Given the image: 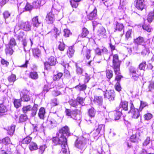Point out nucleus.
<instances>
[{"mask_svg": "<svg viewBox=\"0 0 154 154\" xmlns=\"http://www.w3.org/2000/svg\"><path fill=\"white\" fill-rule=\"evenodd\" d=\"M118 111L115 112L114 113V120H115L119 119L122 115L121 110L117 109Z\"/></svg>", "mask_w": 154, "mask_h": 154, "instance_id": "a878e982", "label": "nucleus"}, {"mask_svg": "<svg viewBox=\"0 0 154 154\" xmlns=\"http://www.w3.org/2000/svg\"><path fill=\"white\" fill-rule=\"evenodd\" d=\"M15 126L14 125H11L10 128L7 130L8 134L10 136L13 135L15 131Z\"/></svg>", "mask_w": 154, "mask_h": 154, "instance_id": "72a5a7b5", "label": "nucleus"}, {"mask_svg": "<svg viewBox=\"0 0 154 154\" xmlns=\"http://www.w3.org/2000/svg\"><path fill=\"white\" fill-rule=\"evenodd\" d=\"M154 13L153 12H150L147 16V20L149 23L152 22L154 18Z\"/></svg>", "mask_w": 154, "mask_h": 154, "instance_id": "c9c22d12", "label": "nucleus"}, {"mask_svg": "<svg viewBox=\"0 0 154 154\" xmlns=\"http://www.w3.org/2000/svg\"><path fill=\"white\" fill-rule=\"evenodd\" d=\"M129 110L128 112V113H131L132 118L134 119H137L140 116L139 110L135 108L132 101H131L129 103Z\"/></svg>", "mask_w": 154, "mask_h": 154, "instance_id": "7ed1b4c3", "label": "nucleus"}, {"mask_svg": "<svg viewBox=\"0 0 154 154\" xmlns=\"http://www.w3.org/2000/svg\"><path fill=\"white\" fill-rule=\"evenodd\" d=\"M73 46H71L69 48L67 51V54L68 56L69 57H72L74 55L75 52V50Z\"/></svg>", "mask_w": 154, "mask_h": 154, "instance_id": "4be33fe9", "label": "nucleus"}, {"mask_svg": "<svg viewBox=\"0 0 154 154\" xmlns=\"http://www.w3.org/2000/svg\"><path fill=\"white\" fill-rule=\"evenodd\" d=\"M18 24L20 28L25 31H29L31 30V24L28 21H24L22 20H19Z\"/></svg>", "mask_w": 154, "mask_h": 154, "instance_id": "20e7f679", "label": "nucleus"}, {"mask_svg": "<svg viewBox=\"0 0 154 154\" xmlns=\"http://www.w3.org/2000/svg\"><path fill=\"white\" fill-rule=\"evenodd\" d=\"M56 63V59L54 57L51 56L48 59V61L44 63L45 67L47 69L48 67H46V66H54Z\"/></svg>", "mask_w": 154, "mask_h": 154, "instance_id": "f8f14e48", "label": "nucleus"}, {"mask_svg": "<svg viewBox=\"0 0 154 154\" xmlns=\"http://www.w3.org/2000/svg\"><path fill=\"white\" fill-rule=\"evenodd\" d=\"M123 28L124 26L122 23L116 22V26L115 27V30L119 31H122L123 30Z\"/></svg>", "mask_w": 154, "mask_h": 154, "instance_id": "393cba45", "label": "nucleus"}, {"mask_svg": "<svg viewBox=\"0 0 154 154\" xmlns=\"http://www.w3.org/2000/svg\"><path fill=\"white\" fill-rule=\"evenodd\" d=\"M102 55L104 57L105 59L107 58L109 59L110 58L108 51L106 48L103 47L102 49Z\"/></svg>", "mask_w": 154, "mask_h": 154, "instance_id": "a211bd4d", "label": "nucleus"}, {"mask_svg": "<svg viewBox=\"0 0 154 154\" xmlns=\"http://www.w3.org/2000/svg\"><path fill=\"white\" fill-rule=\"evenodd\" d=\"M132 78L134 80H137L139 76H142L143 75V74H141L140 72V70L139 71V70H137V72L135 73H133L132 74Z\"/></svg>", "mask_w": 154, "mask_h": 154, "instance_id": "5701e85b", "label": "nucleus"}, {"mask_svg": "<svg viewBox=\"0 0 154 154\" xmlns=\"http://www.w3.org/2000/svg\"><path fill=\"white\" fill-rule=\"evenodd\" d=\"M28 119L27 116L26 115H21L19 118V122H24Z\"/></svg>", "mask_w": 154, "mask_h": 154, "instance_id": "ea45409f", "label": "nucleus"}, {"mask_svg": "<svg viewBox=\"0 0 154 154\" xmlns=\"http://www.w3.org/2000/svg\"><path fill=\"white\" fill-rule=\"evenodd\" d=\"M75 0H70V2L71 6L73 8H76L79 4V2H76Z\"/></svg>", "mask_w": 154, "mask_h": 154, "instance_id": "680f3d73", "label": "nucleus"}, {"mask_svg": "<svg viewBox=\"0 0 154 154\" xmlns=\"http://www.w3.org/2000/svg\"><path fill=\"white\" fill-rule=\"evenodd\" d=\"M152 117V115L150 113H147L144 115L145 120L147 121L151 119Z\"/></svg>", "mask_w": 154, "mask_h": 154, "instance_id": "e2e57ef3", "label": "nucleus"}, {"mask_svg": "<svg viewBox=\"0 0 154 154\" xmlns=\"http://www.w3.org/2000/svg\"><path fill=\"white\" fill-rule=\"evenodd\" d=\"M54 34V36L55 37L56 39H57L58 35H59L61 33V30L58 29L56 27H54V29L53 31Z\"/></svg>", "mask_w": 154, "mask_h": 154, "instance_id": "de8ad7c7", "label": "nucleus"}, {"mask_svg": "<svg viewBox=\"0 0 154 154\" xmlns=\"http://www.w3.org/2000/svg\"><path fill=\"white\" fill-rule=\"evenodd\" d=\"M24 33L23 32H20L19 34L17 35V39L20 41H23L25 39Z\"/></svg>", "mask_w": 154, "mask_h": 154, "instance_id": "e433bc0d", "label": "nucleus"}, {"mask_svg": "<svg viewBox=\"0 0 154 154\" xmlns=\"http://www.w3.org/2000/svg\"><path fill=\"white\" fill-rule=\"evenodd\" d=\"M33 54L35 58H38L41 55V51L38 48H34L32 50Z\"/></svg>", "mask_w": 154, "mask_h": 154, "instance_id": "aec40b11", "label": "nucleus"}, {"mask_svg": "<svg viewBox=\"0 0 154 154\" xmlns=\"http://www.w3.org/2000/svg\"><path fill=\"white\" fill-rule=\"evenodd\" d=\"M38 106L37 104H34L31 110V114L32 116H34L36 115L38 110Z\"/></svg>", "mask_w": 154, "mask_h": 154, "instance_id": "473e14b6", "label": "nucleus"}, {"mask_svg": "<svg viewBox=\"0 0 154 154\" xmlns=\"http://www.w3.org/2000/svg\"><path fill=\"white\" fill-rule=\"evenodd\" d=\"M29 77L33 79H36L38 78V75L36 72H31L29 73Z\"/></svg>", "mask_w": 154, "mask_h": 154, "instance_id": "a18cd8bd", "label": "nucleus"}, {"mask_svg": "<svg viewBox=\"0 0 154 154\" xmlns=\"http://www.w3.org/2000/svg\"><path fill=\"white\" fill-rule=\"evenodd\" d=\"M65 89L63 88V90L60 91H54V92L53 94L56 96H57L58 95L62 94L65 93Z\"/></svg>", "mask_w": 154, "mask_h": 154, "instance_id": "864d4df0", "label": "nucleus"}, {"mask_svg": "<svg viewBox=\"0 0 154 154\" xmlns=\"http://www.w3.org/2000/svg\"><path fill=\"white\" fill-rule=\"evenodd\" d=\"M2 15L5 19V23L6 24L9 23V21H7L6 19L8 18L10 16V13L8 11H5L3 12Z\"/></svg>", "mask_w": 154, "mask_h": 154, "instance_id": "c85d7f7f", "label": "nucleus"}, {"mask_svg": "<svg viewBox=\"0 0 154 154\" xmlns=\"http://www.w3.org/2000/svg\"><path fill=\"white\" fill-rule=\"evenodd\" d=\"M16 45L17 43L15 39L14 38H11L10 40L8 45L12 47H14Z\"/></svg>", "mask_w": 154, "mask_h": 154, "instance_id": "a19ab883", "label": "nucleus"}, {"mask_svg": "<svg viewBox=\"0 0 154 154\" xmlns=\"http://www.w3.org/2000/svg\"><path fill=\"white\" fill-rule=\"evenodd\" d=\"M20 100L19 99H15L14 102V105L15 108L17 109L19 108L21 106V103Z\"/></svg>", "mask_w": 154, "mask_h": 154, "instance_id": "c03bdc74", "label": "nucleus"}, {"mask_svg": "<svg viewBox=\"0 0 154 154\" xmlns=\"http://www.w3.org/2000/svg\"><path fill=\"white\" fill-rule=\"evenodd\" d=\"M115 88L116 90L117 91L119 92L121 90V87L119 82H117L115 85Z\"/></svg>", "mask_w": 154, "mask_h": 154, "instance_id": "69168bd1", "label": "nucleus"}, {"mask_svg": "<svg viewBox=\"0 0 154 154\" xmlns=\"http://www.w3.org/2000/svg\"><path fill=\"white\" fill-rule=\"evenodd\" d=\"M94 101L97 104L101 105L103 103V98L101 96H95Z\"/></svg>", "mask_w": 154, "mask_h": 154, "instance_id": "f3484780", "label": "nucleus"}, {"mask_svg": "<svg viewBox=\"0 0 154 154\" xmlns=\"http://www.w3.org/2000/svg\"><path fill=\"white\" fill-rule=\"evenodd\" d=\"M98 32L99 35L104 38H106V31L104 27H101L100 28V29L98 30Z\"/></svg>", "mask_w": 154, "mask_h": 154, "instance_id": "412c9836", "label": "nucleus"}, {"mask_svg": "<svg viewBox=\"0 0 154 154\" xmlns=\"http://www.w3.org/2000/svg\"><path fill=\"white\" fill-rule=\"evenodd\" d=\"M16 76L15 75L12 74L8 77V80L9 82L14 83L16 80Z\"/></svg>", "mask_w": 154, "mask_h": 154, "instance_id": "5fc2aeb1", "label": "nucleus"}, {"mask_svg": "<svg viewBox=\"0 0 154 154\" xmlns=\"http://www.w3.org/2000/svg\"><path fill=\"white\" fill-rule=\"evenodd\" d=\"M32 139V138L30 137L27 136L22 140V143L23 144H28L31 141Z\"/></svg>", "mask_w": 154, "mask_h": 154, "instance_id": "37998d69", "label": "nucleus"}, {"mask_svg": "<svg viewBox=\"0 0 154 154\" xmlns=\"http://www.w3.org/2000/svg\"><path fill=\"white\" fill-rule=\"evenodd\" d=\"M89 32L88 29L85 28H84L82 30V32L81 35H79V37H82V38L86 37L88 34Z\"/></svg>", "mask_w": 154, "mask_h": 154, "instance_id": "2f4dec72", "label": "nucleus"}, {"mask_svg": "<svg viewBox=\"0 0 154 154\" xmlns=\"http://www.w3.org/2000/svg\"><path fill=\"white\" fill-rule=\"evenodd\" d=\"M147 105L148 104L146 102L143 101H141L139 110L141 111L143 108Z\"/></svg>", "mask_w": 154, "mask_h": 154, "instance_id": "bf43d9fd", "label": "nucleus"}, {"mask_svg": "<svg viewBox=\"0 0 154 154\" xmlns=\"http://www.w3.org/2000/svg\"><path fill=\"white\" fill-rule=\"evenodd\" d=\"M85 139L83 137L79 138L75 142V146L81 150L84 149H85Z\"/></svg>", "mask_w": 154, "mask_h": 154, "instance_id": "0eeeda50", "label": "nucleus"}, {"mask_svg": "<svg viewBox=\"0 0 154 154\" xmlns=\"http://www.w3.org/2000/svg\"><path fill=\"white\" fill-rule=\"evenodd\" d=\"M52 11L48 13L46 17L45 20L48 23H52L54 20V15Z\"/></svg>", "mask_w": 154, "mask_h": 154, "instance_id": "9d476101", "label": "nucleus"}, {"mask_svg": "<svg viewBox=\"0 0 154 154\" xmlns=\"http://www.w3.org/2000/svg\"><path fill=\"white\" fill-rule=\"evenodd\" d=\"M144 0H137L135 5L136 7L138 10H142L144 7Z\"/></svg>", "mask_w": 154, "mask_h": 154, "instance_id": "ddd939ff", "label": "nucleus"}, {"mask_svg": "<svg viewBox=\"0 0 154 154\" xmlns=\"http://www.w3.org/2000/svg\"><path fill=\"white\" fill-rule=\"evenodd\" d=\"M129 106V104H128V102L127 101H124L121 102L119 106V108L118 109L119 110H121V111L123 109L125 111H128V106Z\"/></svg>", "mask_w": 154, "mask_h": 154, "instance_id": "4468645a", "label": "nucleus"}, {"mask_svg": "<svg viewBox=\"0 0 154 154\" xmlns=\"http://www.w3.org/2000/svg\"><path fill=\"white\" fill-rule=\"evenodd\" d=\"M149 53V51L148 48L144 47V48L142 50L141 52V54L143 57L146 56L147 54Z\"/></svg>", "mask_w": 154, "mask_h": 154, "instance_id": "13d9d810", "label": "nucleus"}, {"mask_svg": "<svg viewBox=\"0 0 154 154\" xmlns=\"http://www.w3.org/2000/svg\"><path fill=\"white\" fill-rule=\"evenodd\" d=\"M105 126L103 125L100 124L98 125L97 128H96L95 132L94 134V136H97L100 133V131L102 129L104 130V129Z\"/></svg>", "mask_w": 154, "mask_h": 154, "instance_id": "6ab92c4d", "label": "nucleus"}, {"mask_svg": "<svg viewBox=\"0 0 154 154\" xmlns=\"http://www.w3.org/2000/svg\"><path fill=\"white\" fill-rule=\"evenodd\" d=\"M29 147L30 150L33 151L37 149V146L36 143L32 142L30 144Z\"/></svg>", "mask_w": 154, "mask_h": 154, "instance_id": "4c0bfd02", "label": "nucleus"}, {"mask_svg": "<svg viewBox=\"0 0 154 154\" xmlns=\"http://www.w3.org/2000/svg\"><path fill=\"white\" fill-rule=\"evenodd\" d=\"M144 42V39L143 37L139 36L134 39V42L137 45H141Z\"/></svg>", "mask_w": 154, "mask_h": 154, "instance_id": "c756f323", "label": "nucleus"}, {"mask_svg": "<svg viewBox=\"0 0 154 154\" xmlns=\"http://www.w3.org/2000/svg\"><path fill=\"white\" fill-rule=\"evenodd\" d=\"M88 114L89 116L92 119L95 116L96 113V111L94 108L91 107L88 110Z\"/></svg>", "mask_w": 154, "mask_h": 154, "instance_id": "bb28decb", "label": "nucleus"}, {"mask_svg": "<svg viewBox=\"0 0 154 154\" xmlns=\"http://www.w3.org/2000/svg\"><path fill=\"white\" fill-rule=\"evenodd\" d=\"M2 142L5 145L10 144L11 142L10 138L8 137H6L2 139Z\"/></svg>", "mask_w": 154, "mask_h": 154, "instance_id": "4d7b16f0", "label": "nucleus"}, {"mask_svg": "<svg viewBox=\"0 0 154 154\" xmlns=\"http://www.w3.org/2000/svg\"><path fill=\"white\" fill-rule=\"evenodd\" d=\"M58 136H60L59 134ZM52 141L55 145H63L64 146L66 147V146L67 140L66 139L63 138L60 135V137H53Z\"/></svg>", "mask_w": 154, "mask_h": 154, "instance_id": "39448f33", "label": "nucleus"}, {"mask_svg": "<svg viewBox=\"0 0 154 154\" xmlns=\"http://www.w3.org/2000/svg\"><path fill=\"white\" fill-rule=\"evenodd\" d=\"M104 95L105 98H107L109 100H113L114 99L115 94L114 91L113 90H110L108 91L106 90Z\"/></svg>", "mask_w": 154, "mask_h": 154, "instance_id": "1a4fd4ad", "label": "nucleus"}, {"mask_svg": "<svg viewBox=\"0 0 154 154\" xmlns=\"http://www.w3.org/2000/svg\"><path fill=\"white\" fill-rule=\"evenodd\" d=\"M91 51L90 50L87 49L85 51V56L87 59H89L91 57Z\"/></svg>", "mask_w": 154, "mask_h": 154, "instance_id": "0e129e2a", "label": "nucleus"}, {"mask_svg": "<svg viewBox=\"0 0 154 154\" xmlns=\"http://www.w3.org/2000/svg\"><path fill=\"white\" fill-rule=\"evenodd\" d=\"M87 86L86 85L84 84L81 85L79 84L78 85L75 87V88L79 91H84L86 88Z\"/></svg>", "mask_w": 154, "mask_h": 154, "instance_id": "7c9ffc66", "label": "nucleus"}, {"mask_svg": "<svg viewBox=\"0 0 154 154\" xmlns=\"http://www.w3.org/2000/svg\"><path fill=\"white\" fill-rule=\"evenodd\" d=\"M41 23V21L38 20L37 16L34 17L32 19L31 23L34 27H38Z\"/></svg>", "mask_w": 154, "mask_h": 154, "instance_id": "dca6fc26", "label": "nucleus"}, {"mask_svg": "<svg viewBox=\"0 0 154 154\" xmlns=\"http://www.w3.org/2000/svg\"><path fill=\"white\" fill-rule=\"evenodd\" d=\"M29 91L26 89L22 90L20 93L21 101L27 102L29 101L30 97L28 94Z\"/></svg>", "mask_w": 154, "mask_h": 154, "instance_id": "423d86ee", "label": "nucleus"}, {"mask_svg": "<svg viewBox=\"0 0 154 154\" xmlns=\"http://www.w3.org/2000/svg\"><path fill=\"white\" fill-rule=\"evenodd\" d=\"M13 47H10L8 45H7L6 48L5 49V51L7 55H11L14 52V49H13Z\"/></svg>", "mask_w": 154, "mask_h": 154, "instance_id": "b1692460", "label": "nucleus"}, {"mask_svg": "<svg viewBox=\"0 0 154 154\" xmlns=\"http://www.w3.org/2000/svg\"><path fill=\"white\" fill-rule=\"evenodd\" d=\"M31 107L30 105H28L27 106H23L22 108V110L23 112L25 113L27 112L30 111L31 110Z\"/></svg>", "mask_w": 154, "mask_h": 154, "instance_id": "3c124183", "label": "nucleus"}, {"mask_svg": "<svg viewBox=\"0 0 154 154\" xmlns=\"http://www.w3.org/2000/svg\"><path fill=\"white\" fill-rule=\"evenodd\" d=\"M7 110V109L5 106L2 104H0V113H5L6 112Z\"/></svg>", "mask_w": 154, "mask_h": 154, "instance_id": "09e8293b", "label": "nucleus"}, {"mask_svg": "<svg viewBox=\"0 0 154 154\" xmlns=\"http://www.w3.org/2000/svg\"><path fill=\"white\" fill-rule=\"evenodd\" d=\"M120 61L119 59V57L117 54H114L113 56L112 60V67L113 69L114 72L116 75L115 79L117 81V82H119L121 79L123 77V76L119 75L120 66Z\"/></svg>", "mask_w": 154, "mask_h": 154, "instance_id": "f257e3e1", "label": "nucleus"}, {"mask_svg": "<svg viewBox=\"0 0 154 154\" xmlns=\"http://www.w3.org/2000/svg\"><path fill=\"white\" fill-rule=\"evenodd\" d=\"M106 76L108 79H110L113 76L112 71L111 70H106Z\"/></svg>", "mask_w": 154, "mask_h": 154, "instance_id": "6e6d98bb", "label": "nucleus"}, {"mask_svg": "<svg viewBox=\"0 0 154 154\" xmlns=\"http://www.w3.org/2000/svg\"><path fill=\"white\" fill-rule=\"evenodd\" d=\"M59 134L62 137L66 139L70 134L69 129L67 126L62 128L59 131Z\"/></svg>", "mask_w": 154, "mask_h": 154, "instance_id": "6e6552de", "label": "nucleus"}, {"mask_svg": "<svg viewBox=\"0 0 154 154\" xmlns=\"http://www.w3.org/2000/svg\"><path fill=\"white\" fill-rule=\"evenodd\" d=\"M146 65V62H143L141 63L139 66V71L140 70V72L142 70H143L144 71L145 70Z\"/></svg>", "mask_w": 154, "mask_h": 154, "instance_id": "052dcab7", "label": "nucleus"}, {"mask_svg": "<svg viewBox=\"0 0 154 154\" xmlns=\"http://www.w3.org/2000/svg\"><path fill=\"white\" fill-rule=\"evenodd\" d=\"M46 147V146L45 145H42L40 146V148H39V154H42L45 151Z\"/></svg>", "mask_w": 154, "mask_h": 154, "instance_id": "774afa93", "label": "nucleus"}, {"mask_svg": "<svg viewBox=\"0 0 154 154\" xmlns=\"http://www.w3.org/2000/svg\"><path fill=\"white\" fill-rule=\"evenodd\" d=\"M58 43L59 44L58 47V49L60 51H64L65 48V44L63 42L59 41Z\"/></svg>", "mask_w": 154, "mask_h": 154, "instance_id": "f704fd0d", "label": "nucleus"}, {"mask_svg": "<svg viewBox=\"0 0 154 154\" xmlns=\"http://www.w3.org/2000/svg\"><path fill=\"white\" fill-rule=\"evenodd\" d=\"M45 113V108L43 107H41L39 110L38 113V116L40 119H44Z\"/></svg>", "mask_w": 154, "mask_h": 154, "instance_id": "cd10ccee", "label": "nucleus"}, {"mask_svg": "<svg viewBox=\"0 0 154 154\" xmlns=\"http://www.w3.org/2000/svg\"><path fill=\"white\" fill-rule=\"evenodd\" d=\"M76 100L78 103V104H79L82 106L85 105V103L84 102V99L83 98L80 97H78L76 99Z\"/></svg>", "mask_w": 154, "mask_h": 154, "instance_id": "603ef678", "label": "nucleus"}, {"mask_svg": "<svg viewBox=\"0 0 154 154\" xmlns=\"http://www.w3.org/2000/svg\"><path fill=\"white\" fill-rule=\"evenodd\" d=\"M97 15V10L96 7H94L93 10L88 16V18L90 20H93L96 18Z\"/></svg>", "mask_w": 154, "mask_h": 154, "instance_id": "2eb2a0df", "label": "nucleus"}, {"mask_svg": "<svg viewBox=\"0 0 154 154\" xmlns=\"http://www.w3.org/2000/svg\"><path fill=\"white\" fill-rule=\"evenodd\" d=\"M41 1L40 0H37L35 2H34L32 3V6L33 8H39L41 5Z\"/></svg>", "mask_w": 154, "mask_h": 154, "instance_id": "8fccbe9b", "label": "nucleus"}, {"mask_svg": "<svg viewBox=\"0 0 154 154\" xmlns=\"http://www.w3.org/2000/svg\"><path fill=\"white\" fill-rule=\"evenodd\" d=\"M70 105L73 107H76L78 105V103L76 100H75L73 99H71L68 102Z\"/></svg>", "mask_w": 154, "mask_h": 154, "instance_id": "79ce46f5", "label": "nucleus"}, {"mask_svg": "<svg viewBox=\"0 0 154 154\" xmlns=\"http://www.w3.org/2000/svg\"><path fill=\"white\" fill-rule=\"evenodd\" d=\"M60 119V117L56 113H54L52 117L48 120L47 122V127L51 129L56 127L58 123V120Z\"/></svg>", "mask_w": 154, "mask_h": 154, "instance_id": "f03ea898", "label": "nucleus"}, {"mask_svg": "<svg viewBox=\"0 0 154 154\" xmlns=\"http://www.w3.org/2000/svg\"><path fill=\"white\" fill-rule=\"evenodd\" d=\"M62 8V6L58 2H56L53 5L51 11L57 14L60 11Z\"/></svg>", "mask_w": 154, "mask_h": 154, "instance_id": "9b49d317", "label": "nucleus"}, {"mask_svg": "<svg viewBox=\"0 0 154 154\" xmlns=\"http://www.w3.org/2000/svg\"><path fill=\"white\" fill-rule=\"evenodd\" d=\"M75 66L76 67V73L79 75H81L83 72V69L79 66H78L77 64H76Z\"/></svg>", "mask_w": 154, "mask_h": 154, "instance_id": "49530a36", "label": "nucleus"}, {"mask_svg": "<svg viewBox=\"0 0 154 154\" xmlns=\"http://www.w3.org/2000/svg\"><path fill=\"white\" fill-rule=\"evenodd\" d=\"M64 75L68 79H70L71 78V75L70 72L67 69L64 70Z\"/></svg>", "mask_w": 154, "mask_h": 154, "instance_id": "338daca9", "label": "nucleus"}, {"mask_svg": "<svg viewBox=\"0 0 154 154\" xmlns=\"http://www.w3.org/2000/svg\"><path fill=\"white\" fill-rule=\"evenodd\" d=\"M63 75V73L62 72H59L57 74L54 75L53 77V80L55 81H57L59 80Z\"/></svg>", "mask_w": 154, "mask_h": 154, "instance_id": "58836bf2", "label": "nucleus"}]
</instances>
